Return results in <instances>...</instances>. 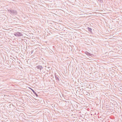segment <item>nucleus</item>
I'll return each mask as SVG.
<instances>
[{
    "label": "nucleus",
    "instance_id": "obj_10",
    "mask_svg": "<svg viewBox=\"0 0 122 122\" xmlns=\"http://www.w3.org/2000/svg\"><path fill=\"white\" fill-rule=\"evenodd\" d=\"M31 53L32 54V53L33 52V51H31Z\"/></svg>",
    "mask_w": 122,
    "mask_h": 122
},
{
    "label": "nucleus",
    "instance_id": "obj_11",
    "mask_svg": "<svg viewBox=\"0 0 122 122\" xmlns=\"http://www.w3.org/2000/svg\"><path fill=\"white\" fill-rule=\"evenodd\" d=\"M8 10V11H9V10Z\"/></svg>",
    "mask_w": 122,
    "mask_h": 122
},
{
    "label": "nucleus",
    "instance_id": "obj_7",
    "mask_svg": "<svg viewBox=\"0 0 122 122\" xmlns=\"http://www.w3.org/2000/svg\"><path fill=\"white\" fill-rule=\"evenodd\" d=\"M55 79L56 81H60L58 77L57 76V77H56Z\"/></svg>",
    "mask_w": 122,
    "mask_h": 122
},
{
    "label": "nucleus",
    "instance_id": "obj_6",
    "mask_svg": "<svg viewBox=\"0 0 122 122\" xmlns=\"http://www.w3.org/2000/svg\"><path fill=\"white\" fill-rule=\"evenodd\" d=\"M87 29H88V30L90 32H92V29L90 27H88Z\"/></svg>",
    "mask_w": 122,
    "mask_h": 122
},
{
    "label": "nucleus",
    "instance_id": "obj_1",
    "mask_svg": "<svg viewBox=\"0 0 122 122\" xmlns=\"http://www.w3.org/2000/svg\"><path fill=\"white\" fill-rule=\"evenodd\" d=\"M14 35L15 36L18 37L22 36H23V35L22 33L18 32L14 33Z\"/></svg>",
    "mask_w": 122,
    "mask_h": 122
},
{
    "label": "nucleus",
    "instance_id": "obj_8",
    "mask_svg": "<svg viewBox=\"0 0 122 122\" xmlns=\"http://www.w3.org/2000/svg\"><path fill=\"white\" fill-rule=\"evenodd\" d=\"M98 1L101 3H102L103 2L102 0H98Z\"/></svg>",
    "mask_w": 122,
    "mask_h": 122
},
{
    "label": "nucleus",
    "instance_id": "obj_4",
    "mask_svg": "<svg viewBox=\"0 0 122 122\" xmlns=\"http://www.w3.org/2000/svg\"><path fill=\"white\" fill-rule=\"evenodd\" d=\"M30 89L32 91L33 93L35 95V96L36 97H38V95L36 93L35 91L32 89L30 88Z\"/></svg>",
    "mask_w": 122,
    "mask_h": 122
},
{
    "label": "nucleus",
    "instance_id": "obj_2",
    "mask_svg": "<svg viewBox=\"0 0 122 122\" xmlns=\"http://www.w3.org/2000/svg\"><path fill=\"white\" fill-rule=\"evenodd\" d=\"M9 11L11 15H15L16 14H17V11L15 10H10Z\"/></svg>",
    "mask_w": 122,
    "mask_h": 122
},
{
    "label": "nucleus",
    "instance_id": "obj_9",
    "mask_svg": "<svg viewBox=\"0 0 122 122\" xmlns=\"http://www.w3.org/2000/svg\"><path fill=\"white\" fill-rule=\"evenodd\" d=\"M55 78H56V77H57V75L56 74V73H55Z\"/></svg>",
    "mask_w": 122,
    "mask_h": 122
},
{
    "label": "nucleus",
    "instance_id": "obj_3",
    "mask_svg": "<svg viewBox=\"0 0 122 122\" xmlns=\"http://www.w3.org/2000/svg\"><path fill=\"white\" fill-rule=\"evenodd\" d=\"M36 67L38 69H40V71L43 69V68L40 65L37 66Z\"/></svg>",
    "mask_w": 122,
    "mask_h": 122
},
{
    "label": "nucleus",
    "instance_id": "obj_5",
    "mask_svg": "<svg viewBox=\"0 0 122 122\" xmlns=\"http://www.w3.org/2000/svg\"><path fill=\"white\" fill-rule=\"evenodd\" d=\"M85 53L87 55L89 56H92L93 55L86 51L85 52Z\"/></svg>",
    "mask_w": 122,
    "mask_h": 122
}]
</instances>
